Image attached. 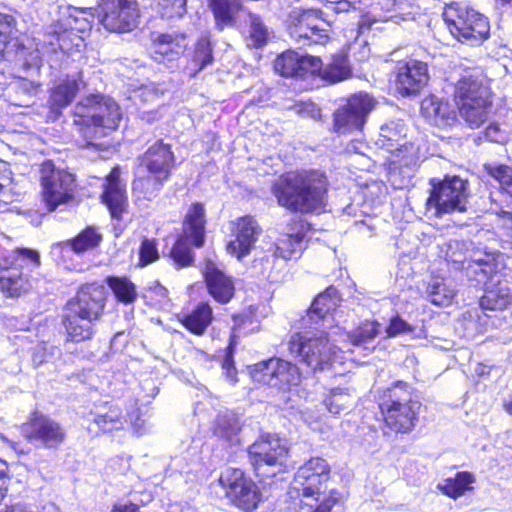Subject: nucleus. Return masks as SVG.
<instances>
[{"label": "nucleus", "mask_w": 512, "mask_h": 512, "mask_svg": "<svg viewBox=\"0 0 512 512\" xmlns=\"http://www.w3.org/2000/svg\"><path fill=\"white\" fill-rule=\"evenodd\" d=\"M328 184L325 174L318 170H297L278 177L271 192L280 206L307 214L324 210Z\"/></svg>", "instance_id": "obj_1"}, {"label": "nucleus", "mask_w": 512, "mask_h": 512, "mask_svg": "<svg viewBox=\"0 0 512 512\" xmlns=\"http://www.w3.org/2000/svg\"><path fill=\"white\" fill-rule=\"evenodd\" d=\"M330 468L326 460L311 458L297 470L291 484V501L298 512H331L341 502L342 494L329 487Z\"/></svg>", "instance_id": "obj_2"}, {"label": "nucleus", "mask_w": 512, "mask_h": 512, "mask_svg": "<svg viewBox=\"0 0 512 512\" xmlns=\"http://www.w3.org/2000/svg\"><path fill=\"white\" fill-rule=\"evenodd\" d=\"M106 305L105 287L98 283L82 285L65 305L62 324L67 338L73 342L90 339Z\"/></svg>", "instance_id": "obj_3"}, {"label": "nucleus", "mask_w": 512, "mask_h": 512, "mask_svg": "<svg viewBox=\"0 0 512 512\" xmlns=\"http://www.w3.org/2000/svg\"><path fill=\"white\" fill-rule=\"evenodd\" d=\"M122 114L119 105L111 98L91 95L74 108V123L79 126L86 145L97 148L106 143L99 140L117 129Z\"/></svg>", "instance_id": "obj_4"}, {"label": "nucleus", "mask_w": 512, "mask_h": 512, "mask_svg": "<svg viewBox=\"0 0 512 512\" xmlns=\"http://www.w3.org/2000/svg\"><path fill=\"white\" fill-rule=\"evenodd\" d=\"M447 81L454 87L460 116L470 128H479L491 112L492 101L488 88L482 85L471 70L455 69Z\"/></svg>", "instance_id": "obj_5"}, {"label": "nucleus", "mask_w": 512, "mask_h": 512, "mask_svg": "<svg viewBox=\"0 0 512 512\" xmlns=\"http://www.w3.org/2000/svg\"><path fill=\"white\" fill-rule=\"evenodd\" d=\"M313 331L295 333L288 342L291 354L299 357L313 372L324 371L331 367L337 356L336 330L319 329L312 327Z\"/></svg>", "instance_id": "obj_6"}, {"label": "nucleus", "mask_w": 512, "mask_h": 512, "mask_svg": "<svg viewBox=\"0 0 512 512\" xmlns=\"http://www.w3.org/2000/svg\"><path fill=\"white\" fill-rule=\"evenodd\" d=\"M408 383L396 381L379 396V408L386 425L396 433H408L416 425L420 403L411 398Z\"/></svg>", "instance_id": "obj_7"}, {"label": "nucleus", "mask_w": 512, "mask_h": 512, "mask_svg": "<svg viewBox=\"0 0 512 512\" xmlns=\"http://www.w3.org/2000/svg\"><path fill=\"white\" fill-rule=\"evenodd\" d=\"M430 192L426 199V214L441 217L445 214L467 211L470 196L468 181L459 176L430 179Z\"/></svg>", "instance_id": "obj_8"}, {"label": "nucleus", "mask_w": 512, "mask_h": 512, "mask_svg": "<svg viewBox=\"0 0 512 512\" xmlns=\"http://www.w3.org/2000/svg\"><path fill=\"white\" fill-rule=\"evenodd\" d=\"M444 22L451 35L458 41L474 46L488 38V19L460 3H452L443 12Z\"/></svg>", "instance_id": "obj_9"}, {"label": "nucleus", "mask_w": 512, "mask_h": 512, "mask_svg": "<svg viewBox=\"0 0 512 512\" xmlns=\"http://www.w3.org/2000/svg\"><path fill=\"white\" fill-rule=\"evenodd\" d=\"M287 441L276 434L262 435L248 448V457L257 476L271 477L287 467Z\"/></svg>", "instance_id": "obj_10"}, {"label": "nucleus", "mask_w": 512, "mask_h": 512, "mask_svg": "<svg viewBox=\"0 0 512 512\" xmlns=\"http://www.w3.org/2000/svg\"><path fill=\"white\" fill-rule=\"evenodd\" d=\"M40 266V255L36 250L20 248L14 250L0 262V287L9 296H18L28 289L27 276Z\"/></svg>", "instance_id": "obj_11"}, {"label": "nucleus", "mask_w": 512, "mask_h": 512, "mask_svg": "<svg viewBox=\"0 0 512 512\" xmlns=\"http://www.w3.org/2000/svg\"><path fill=\"white\" fill-rule=\"evenodd\" d=\"M254 381L276 388L282 392L296 391L300 398H306L308 393L300 389L302 374L296 364L280 358H270L259 362L251 368Z\"/></svg>", "instance_id": "obj_12"}, {"label": "nucleus", "mask_w": 512, "mask_h": 512, "mask_svg": "<svg viewBox=\"0 0 512 512\" xmlns=\"http://www.w3.org/2000/svg\"><path fill=\"white\" fill-rule=\"evenodd\" d=\"M205 208L201 203H193L187 211L183 223V232L171 249V258L179 267L192 264L193 254L190 244L201 247L205 238Z\"/></svg>", "instance_id": "obj_13"}, {"label": "nucleus", "mask_w": 512, "mask_h": 512, "mask_svg": "<svg viewBox=\"0 0 512 512\" xmlns=\"http://www.w3.org/2000/svg\"><path fill=\"white\" fill-rule=\"evenodd\" d=\"M40 182L43 198L50 211L73 197L75 177L72 173L58 169L52 161H45L40 167Z\"/></svg>", "instance_id": "obj_14"}, {"label": "nucleus", "mask_w": 512, "mask_h": 512, "mask_svg": "<svg viewBox=\"0 0 512 512\" xmlns=\"http://www.w3.org/2000/svg\"><path fill=\"white\" fill-rule=\"evenodd\" d=\"M25 439L47 449H57L65 440L63 426L51 417L35 411L21 428Z\"/></svg>", "instance_id": "obj_15"}, {"label": "nucleus", "mask_w": 512, "mask_h": 512, "mask_svg": "<svg viewBox=\"0 0 512 512\" xmlns=\"http://www.w3.org/2000/svg\"><path fill=\"white\" fill-rule=\"evenodd\" d=\"M374 105V99L367 93L351 96L345 105L335 111L334 130L338 134L361 130Z\"/></svg>", "instance_id": "obj_16"}, {"label": "nucleus", "mask_w": 512, "mask_h": 512, "mask_svg": "<svg viewBox=\"0 0 512 512\" xmlns=\"http://www.w3.org/2000/svg\"><path fill=\"white\" fill-rule=\"evenodd\" d=\"M99 6V21L108 31L124 33L136 27L139 16L136 1L101 0Z\"/></svg>", "instance_id": "obj_17"}, {"label": "nucleus", "mask_w": 512, "mask_h": 512, "mask_svg": "<svg viewBox=\"0 0 512 512\" xmlns=\"http://www.w3.org/2000/svg\"><path fill=\"white\" fill-rule=\"evenodd\" d=\"M328 24L321 18L320 11L293 9L288 17L290 35L297 41L324 44L327 39Z\"/></svg>", "instance_id": "obj_18"}, {"label": "nucleus", "mask_w": 512, "mask_h": 512, "mask_svg": "<svg viewBox=\"0 0 512 512\" xmlns=\"http://www.w3.org/2000/svg\"><path fill=\"white\" fill-rule=\"evenodd\" d=\"M322 61L319 57L304 55L296 51H286L274 62V69L283 77H303L316 74L321 70Z\"/></svg>", "instance_id": "obj_19"}, {"label": "nucleus", "mask_w": 512, "mask_h": 512, "mask_svg": "<svg viewBox=\"0 0 512 512\" xmlns=\"http://www.w3.org/2000/svg\"><path fill=\"white\" fill-rule=\"evenodd\" d=\"M175 166V156L171 146L163 140H157L140 158V169L148 173L158 174V177L169 178Z\"/></svg>", "instance_id": "obj_20"}, {"label": "nucleus", "mask_w": 512, "mask_h": 512, "mask_svg": "<svg viewBox=\"0 0 512 512\" xmlns=\"http://www.w3.org/2000/svg\"><path fill=\"white\" fill-rule=\"evenodd\" d=\"M429 79L427 64L409 60L398 66L396 88L403 96L418 94Z\"/></svg>", "instance_id": "obj_21"}, {"label": "nucleus", "mask_w": 512, "mask_h": 512, "mask_svg": "<svg viewBox=\"0 0 512 512\" xmlns=\"http://www.w3.org/2000/svg\"><path fill=\"white\" fill-rule=\"evenodd\" d=\"M151 57L159 63H172L177 60L187 47L186 37L177 33L151 34Z\"/></svg>", "instance_id": "obj_22"}, {"label": "nucleus", "mask_w": 512, "mask_h": 512, "mask_svg": "<svg viewBox=\"0 0 512 512\" xmlns=\"http://www.w3.org/2000/svg\"><path fill=\"white\" fill-rule=\"evenodd\" d=\"M339 301L337 289L333 286L328 287L312 302L307 313V321L312 327L330 330L331 323L334 320L332 312L336 310Z\"/></svg>", "instance_id": "obj_23"}, {"label": "nucleus", "mask_w": 512, "mask_h": 512, "mask_svg": "<svg viewBox=\"0 0 512 512\" xmlns=\"http://www.w3.org/2000/svg\"><path fill=\"white\" fill-rule=\"evenodd\" d=\"M261 233L258 222L251 216L239 218L236 223L235 239L227 244V251L242 260L247 256Z\"/></svg>", "instance_id": "obj_24"}, {"label": "nucleus", "mask_w": 512, "mask_h": 512, "mask_svg": "<svg viewBox=\"0 0 512 512\" xmlns=\"http://www.w3.org/2000/svg\"><path fill=\"white\" fill-rule=\"evenodd\" d=\"M309 225L296 221L287 233H283L275 243L274 255L285 260L297 259L306 247Z\"/></svg>", "instance_id": "obj_25"}, {"label": "nucleus", "mask_w": 512, "mask_h": 512, "mask_svg": "<svg viewBox=\"0 0 512 512\" xmlns=\"http://www.w3.org/2000/svg\"><path fill=\"white\" fill-rule=\"evenodd\" d=\"M204 278L210 295L219 303H228L235 292L233 280L212 263L207 262Z\"/></svg>", "instance_id": "obj_26"}, {"label": "nucleus", "mask_w": 512, "mask_h": 512, "mask_svg": "<svg viewBox=\"0 0 512 512\" xmlns=\"http://www.w3.org/2000/svg\"><path fill=\"white\" fill-rule=\"evenodd\" d=\"M421 109L423 115L437 127L447 128L457 123V113L453 105L434 95L423 100Z\"/></svg>", "instance_id": "obj_27"}, {"label": "nucleus", "mask_w": 512, "mask_h": 512, "mask_svg": "<svg viewBox=\"0 0 512 512\" xmlns=\"http://www.w3.org/2000/svg\"><path fill=\"white\" fill-rule=\"evenodd\" d=\"M119 170L113 169L107 176L102 194L103 203L108 207L110 214L115 219H120L125 210L127 197L119 180Z\"/></svg>", "instance_id": "obj_28"}, {"label": "nucleus", "mask_w": 512, "mask_h": 512, "mask_svg": "<svg viewBox=\"0 0 512 512\" xmlns=\"http://www.w3.org/2000/svg\"><path fill=\"white\" fill-rule=\"evenodd\" d=\"M494 269V255L475 249L472 245L468 253L466 276L471 277L473 274L477 282H485L492 277Z\"/></svg>", "instance_id": "obj_29"}, {"label": "nucleus", "mask_w": 512, "mask_h": 512, "mask_svg": "<svg viewBox=\"0 0 512 512\" xmlns=\"http://www.w3.org/2000/svg\"><path fill=\"white\" fill-rule=\"evenodd\" d=\"M101 239L102 236L96 231V229L88 227L80 232L75 238L55 244L53 246V250H59L63 254L70 252L81 254L98 246Z\"/></svg>", "instance_id": "obj_30"}, {"label": "nucleus", "mask_w": 512, "mask_h": 512, "mask_svg": "<svg viewBox=\"0 0 512 512\" xmlns=\"http://www.w3.org/2000/svg\"><path fill=\"white\" fill-rule=\"evenodd\" d=\"M476 478L474 474L468 471H460L454 477L444 479L437 484V489L445 496L451 499H458L466 492L473 490L472 485Z\"/></svg>", "instance_id": "obj_31"}, {"label": "nucleus", "mask_w": 512, "mask_h": 512, "mask_svg": "<svg viewBox=\"0 0 512 512\" xmlns=\"http://www.w3.org/2000/svg\"><path fill=\"white\" fill-rule=\"evenodd\" d=\"M92 8L87 9H76V8H65L62 12V17L57 20L55 25L54 33L57 34L58 40H60L61 34L67 31L83 32L91 27L90 21L87 20L83 15L87 11H91Z\"/></svg>", "instance_id": "obj_32"}, {"label": "nucleus", "mask_w": 512, "mask_h": 512, "mask_svg": "<svg viewBox=\"0 0 512 512\" xmlns=\"http://www.w3.org/2000/svg\"><path fill=\"white\" fill-rule=\"evenodd\" d=\"M510 289L505 283L492 281L486 286L479 305L484 310H502L510 303Z\"/></svg>", "instance_id": "obj_33"}, {"label": "nucleus", "mask_w": 512, "mask_h": 512, "mask_svg": "<svg viewBox=\"0 0 512 512\" xmlns=\"http://www.w3.org/2000/svg\"><path fill=\"white\" fill-rule=\"evenodd\" d=\"M234 504L244 511H252L260 501V495L256 485L251 480L242 482L227 495Z\"/></svg>", "instance_id": "obj_34"}, {"label": "nucleus", "mask_w": 512, "mask_h": 512, "mask_svg": "<svg viewBox=\"0 0 512 512\" xmlns=\"http://www.w3.org/2000/svg\"><path fill=\"white\" fill-rule=\"evenodd\" d=\"M423 0H386L384 4L392 14L387 18L399 22L414 20L421 14V3Z\"/></svg>", "instance_id": "obj_35"}, {"label": "nucleus", "mask_w": 512, "mask_h": 512, "mask_svg": "<svg viewBox=\"0 0 512 512\" xmlns=\"http://www.w3.org/2000/svg\"><path fill=\"white\" fill-rule=\"evenodd\" d=\"M213 319L212 308L208 303H200L183 319L184 326L192 333L201 335Z\"/></svg>", "instance_id": "obj_36"}, {"label": "nucleus", "mask_w": 512, "mask_h": 512, "mask_svg": "<svg viewBox=\"0 0 512 512\" xmlns=\"http://www.w3.org/2000/svg\"><path fill=\"white\" fill-rule=\"evenodd\" d=\"M350 73L351 70L347 57L345 55H336L325 65L322 63L321 70L316 74H319L326 81L335 83L348 78Z\"/></svg>", "instance_id": "obj_37"}, {"label": "nucleus", "mask_w": 512, "mask_h": 512, "mask_svg": "<svg viewBox=\"0 0 512 512\" xmlns=\"http://www.w3.org/2000/svg\"><path fill=\"white\" fill-rule=\"evenodd\" d=\"M379 334V324L367 321L357 327L354 331L346 334L352 345L370 350L374 348V342Z\"/></svg>", "instance_id": "obj_38"}, {"label": "nucleus", "mask_w": 512, "mask_h": 512, "mask_svg": "<svg viewBox=\"0 0 512 512\" xmlns=\"http://www.w3.org/2000/svg\"><path fill=\"white\" fill-rule=\"evenodd\" d=\"M93 422L104 433L120 430L124 425L122 411L117 406H109L95 414Z\"/></svg>", "instance_id": "obj_39"}, {"label": "nucleus", "mask_w": 512, "mask_h": 512, "mask_svg": "<svg viewBox=\"0 0 512 512\" xmlns=\"http://www.w3.org/2000/svg\"><path fill=\"white\" fill-rule=\"evenodd\" d=\"M406 133V128L403 123L391 121L384 124L380 128V142L381 145L386 147L388 151L394 153L397 148H400Z\"/></svg>", "instance_id": "obj_40"}, {"label": "nucleus", "mask_w": 512, "mask_h": 512, "mask_svg": "<svg viewBox=\"0 0 512 512\" xmlns=\"http://www.w3.org/2000/svg\"><path fill=\"white\" fill-rule=\"evenodd\" d=\"M445 258L455 265L456 269L465 270L467 273V260L472 242L467 240L451 239L446 244Z\"/></svg>", "instance_id": "obj_41"}, {"label": "nucleus", "mask_w": 512, "mask_h": 512, "mask_svg": "<svg viewBox=\"0 0 512 512\" xmlns=\"http://www.w3.org/2000/svg\"><path fill=\"white\" fill-rule=\"evenodd\" d=\"M240 431V423L237 416L232 412H225L218 415L214 427V434L222 439L233 443L237 440V434Z\"/></svg>", "instance_id": "obj_42"}, {"label": "nucleus", "mask_w": 512, "mask_h": 512, "mask_svg": "<svg viewBox=\"0 0 512 512\" xmlns=\"http://www.w3.org/2000/svg\"><path fill=\"white\" fill-rule=\"evenodd\" d=\"M217 26L222 30L233 22L234 13L239 8L238 0H208Z\"/></svg>", "instance_id": "obj_43"}, {"label": "nucleus", "mask_w": 512, "mask_h": 512, "mask_svg": "<svg viewBox=\"0 0 512 512\" xmlns=\"http://www.w3.org/2000/svg\"><path fill=\"white\" fill-rule=\"evenodd\" d=\"M249 31L246 37L247 46L260 48L267 44L270 32L262 19L253 13L248 14Z\"/></svg>", "instance_id": "obj_44"}, {"label": "nucleus", "mask_w": 512, "mask_h": 512, "mask_svg": "<svg viewBox=\"0 0 512 512\" xmlns=\"http://www.w3.org/2000/svg\"><path fill=\"white\" fill-rule=\"evenodd\" d=\"M79 90L76 80H67L55 87L50 96L53 110H59L69 105Z\"/></svg>", "instance_id": "obj_45"}, {"label": "nucleus", "mask_w": 512, "mask_h": 512, "mask_svg": "<svg viewBox=\"0 0 512 512\" xmlns=\"http://www.w3.org/2000/svg\"><path fill=\"white\" fill-rule=\"evenodd\" d=\"M166 180L165 177H158V174L148 173L141 176L139 171L133 182V190L144 198H150L161 189Z\"/></svg>", "instance_id": "obj_46"}, {"label": "nucleus", "mask_w": 512, "mask_h": 512, "mask_svg": "<svg viewBox=\"0 0 512 512\" xmlns=\"http://www.w3.org/2000/svg\"><path fill=\"white\" fill-rule=\"evenodd\" d=\"M152 6L163 19H180L187 12V0H153Z\"/></svg>", "instance_id": "obj_47"}, {"label": "nucleus", "mask_w": 512, "mask_h": 512, "mask_svg": "<svg viewBox=\"0 0 512 512\" xmlns=\"http://www.w3.org/2000/svg\"><path fill=\"white\" fill-rule=\"evenodd\" d=\"M427 292L430 301L437 306L449 305L455 296L454 288L441 279L433 280L428 285Z\"/></svg>", "instance_id": "obj_48"}, {"label": "nucleus", "mask_w": 512, "mask_h": 512, "mask_svg": "<svg viewBox=\"0 0 512 512\" xmlns=\"http://www.w3.org/2000/svg\"><path fill=\"white\" fill-rule=\"evenodd\" d=\"M107 284L115 297L123 303H131L136 298V287L126 277L111 276L107 278Z\"/></svg>", "instance_id": "obj_49"}, {"label": "nucleus", "mask_w": 512, "mask_h": 512, "mask_svg": "<svg viewBox=\"0 0 512 512\" xmlns=\"http://www.w3.org/2000/svg\"><path fill=\"white\" fill-rule=\"evenodd\" d=\"M511 136L512 131L508 124L492 122L478 133L477 139L504 145L511 139Z\"/></svg>", "instance_id": "obj_50"}, {"label": "nucleus", "mask_w": 512, "mask_h": 512, "mask_svg": "<svg viewBox=\"0 0 512 512\" xmlns=\"http://www.w3.org/2000/svg\"><path fill=\"white\" fill-rule=\"evenodd\" d=\"M213 61L212 48L208 39L201 38L195 48L193 64L195 68H188L190 76H195Z\"/></svg>", "instance_id": "obj_51"}, {"label": "nucleus", "mask_w": 512, "mask_h": 512, "mask_svg": "<svg viewBox=\"0 0 512 512\" xmlns=\"http://www.w3.org/2000/svg\"><path fill=\"white\" fill-rule=\"evenodd\" d=\"M352 397L349 388H334L330 395L324 400V404L332 414H339L342 410L348 408Z\"/></svg>", "instance_id": "obj_52"}, {"label": "nucleus", "mask_w": 512, "mask_h": 512, "mask_svg": "<svg viewBox=\"0 0 512 512\" xmlns=\"http://www.w3.org/2000/svg\"><path fill=\"white\" fill-rule=\"evenodd\" d=\"M393 154L397 158L394 162H398L400 166L404 167H414L419 160L418 148L407 141L403 142L401 147L397 148Z\"/></svg>", "instance_id": "obj_53"}, {"label": "nucleus", "mask_w": 512, "mask_h": 512, "mask_svg": "<svg viewBox=\"0 0 512 512\" xmlns=\"http://www.w3.org/2000/svg\"><path fill=\"white\" fill-rule=\"evenodd\" d=\"M155 239L144 238L139 248V266H147L159 258V251Z\"/></svg>", "instance_id": "obj_54"}, {"label": "nucleus", "mask_w": 512, "mask_h": 512, "mask_svg": "<svg viewBox=\"0 0 512 512\" xmlns=\"http://www.w3.org/2000/svg\"><path fill=\"white\" fill-rule=\"evenodd\" d=\"M246 480L242 470L227 468L221 473L219 483L226 490V494L229 495L236 486H240Z\"/></svg>", "instance_id": "obj_55"}, {"label": "nucleus", "mask_w": 512, "mask_h": 512, "mask_svg": "<svg viewBox=\"0 0 512 512\" xmlns=\"http://www.w3.org/2000/svg\"><path fill=\"white\" fill-rule=\"evenodd\" d=\"M414 331L415 328L398 315L391 318L390 323L386 328L388 337H395L401 334H412Z\"/></svg>", "instance_id": "obj_56"}, {"label": "nucleus", "mask_w": 512, "mask_h": 512, "mask_svg": "<svg viewBox=\"0 0 512 512\" xmlns=\"http://www.w3.org/2000/svg\"><path fill=\"white\" fill-rule=\"evenodd\" d=\"M15 25V19L8 14L0 13V53L4 52L9 36Z\"/></svg>", "instance_id": "obj_57"}, {"label": "nucleus", "mask_w": 512, "mask_h": 512, "mask_svg": "<svg viewBox=\"0 0 512 512\" xmlns=\"http://www.w3.org/2000/svg\"><path fill=\"white\" fill-rule=\"evenodd\" d=\"M223 369L225 370L226 377L231 381H236V369L233 364L232 359V346L231 344L228 347V352L225 355L224 361H223Z\"/></svg>", "instance_id": "obj_58"}, {"label": "nucleus", "mask_w": 512, "mask_h": 512, "mask_svg": "<svg viewBox=\"0 0 512 512\" xmlns=\"http://www.w3.org/2000/svg\"><path fill=\"white\" fill-rule=\"evenodd\" d=\"M333 7L332 9L336 13H344L348 12L351 8L355 9V1L354 0H329Z\"/></svg>", "instance_id": "obj_59"}, {"label": "nucleus", "mask_w": 512, "mask_h": 512, "mask_svg": "<svg viewBox=\"0 0 512 512\" xmlns=\"http://www.w3.org/2000/svg\"><path fill=\"white\" fill-rule=\"evenodd\" d=\"M46 350V344H39L34 348L32 361L35 366L41 365L42 363L47 361Z\"/></svg>", "instance_id": "obj_60"}, {"label": "nucleus", "mask_w": 512, "mask_h": 512, "mask_svg": "<svg viewBox=\"0 0 512 512\" xmlns=\"http://www.w3.org/2000/svg\"><path fill=\"white\" fill-rule=\"evenodd\" d=\"M10 481L9 468L6 461L0 459V487L8 490V484Z\"/></svg>", "instance_id": "obj_61"}, {"label": "nucleus", "mask_w": 512, "mask_h": 512, "mask_svg": "<svg viewBox=\"0 0 512 512\" xmlns=\"http://www.w3.org/2000/svg\"><path fill=\"white\" fill-rule=\"evenodd\" d=\"M508 166H498L491 170V176L495 178L498 182L503 179L504 175L509 172Z\"/></svg>", "instance_id": "obj_62"}, {"label": "nucleus", "mask_w": 512, "mask_h": 512, "mask_svg": "<svg viewBox=\"0 0 512 512\" xmlns=\"http://www.w3.org/2000/svg\"><path fill=\"white\" fill-rule=\"evenodd\" d=\"M111 512H139V508L135 504H126L115 506Z\"/></svg>", "instance_id": "obj_63"}, {"label": "nucleus", "mask_w": 512, "mask_h": 512, "mask_svg": "<svg viewBox=\"0 0 512 512\" xmlns=\"http://www.w3.org/2000/svg\"><path fill=\"white\" fill-rule=\"evenodd\" d=\"M140 97H142L144 101H150L153 98L157 97V93L154 90H151L150 88L145 87L142 89V91L140 93Z\"/></svg>", "instance_id": "obj_64"}]
</instances>
